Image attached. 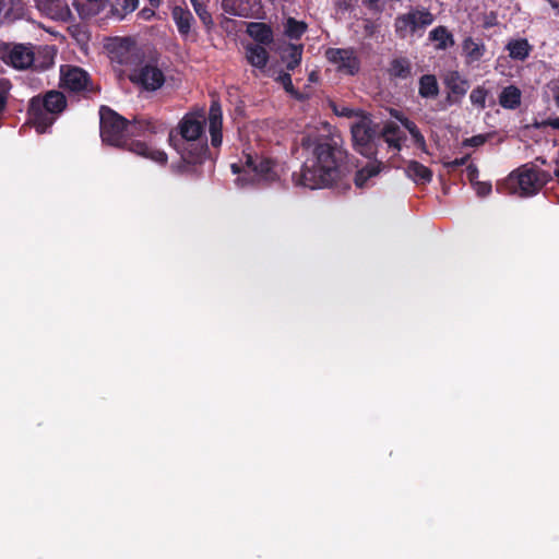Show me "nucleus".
<instances>
[{
	"instance_id": "nucleus-34",
	"label": "nucleus",
	"mask_w": 559,
	"mask_h": 559,
	"mask_svg": "<svg viewBox=\"0 0 559 559\" xmlns=\"http://www.w3.org/2000/svg\"><path fill=\"white\" fill-rule=\"evenodd\" d=\"M267 75L274 78L277 82H280L286 92L293 94L295 93V88L292 83V78L289 73L280 72L276 74L275 71L269 69Z\"/></svg>"
},
{
	"instance_id": "nucleus-22",
	"label": "nucleus",
	"mask_w": 559,
	"mask_h": 559,
	"mask_svg": "<svg viewBox=\"0 0 559 559\" xmlns=\"http://www.w3.org/2000/svg\"><path fill=\"white\" fill-rule=\"evenodd\" d=\"M445 85L453 94L463 96L466 94L469 84L457 71H450L444 78Z\"/></svg>"
},
{
	"instance_id": "nucleus-33",
	"label": "nucleus",
	"mask_w": 559,
	"mask_h": 559,
	"mask_svg": "<svg viewBox=\"0 0 559 559\" xmlns=\"http://www.w3.org/2000/svg\"><path fill=\"white\" fill-rule=\"evenodd\" d=\"M302 56V48L301 46L290 45L287 49V69L294 70L296 67L299 66L301 61Z\"/></svg>"
},
{
	"instance_id": "nucleus-45",
	"label": "nucleus",
	"mask_w": 559,
	"mask_h": 559,
	"mask_svg": "<svg viewBox=\"0 0 559 559\" xmlns=\"http://www.w3.org/2000/svg\"><path fill=\"white\" fill-rule=\"evenodd\" d=\"M231 169H233L234 173H238L239 171V168H238V166L236 164L231 165Z\"/></svg>"
},
{
	"instance_id": "nucleus-31",
	"label": "nucleus",
	"mask_w": 559,
	"mask_h": 559,
	"mask_svg": "<svg viewBox=\"0 0 559 559\" xmlns=\"http://www.w3.org/2000/svg\"><path fill=\"white\" fill-rule=\"evenodd\" d=\"M401 122L405 127V129L408 130V132L411 133V135L414 139L415 143L420 148H424L426 146L425 138L420 133V131L417 128V126L413 121L408 120L407 118L401 119Z\"/></svg>"
},
{
	"instance_id": "nucleus-36",
	"label": "nucleus",
	"mask_w": 559,
	"mask_h": 559,
	"mask_svg": "<svg viewBox=\"0 0 559 559\" xmlns=\"http://www.w3.org/2000/svg\"><path fill=\"white\" fill-rule=\"evenodd\" d=\"M334 112L341 117L355 118L359 119V116H362V111L356 110L346 106H334Z\"/></svg>"
},
{
	"instance_id": "nucleus-23",
	"label": "nucleus",
	"mask_w": 559,
	"mask_h": 559,
	"mask_svg": "<svg viewBox=\"0 0 559 559\" xmlns=\"http://www.w3.org/2000/svg\"><path fill=\"white\" fill-rule=\"evenodd\" d=\"M418 93L424 98H436L439 95V84L435 75L425 74L419 79Z\"/></svg>"
},
{
	"instance_id": "nucleus-27",
	"label": "nucleus",
	"mask_w": 559,
	"mask_h": 559,
	"mask_svg": "<svg viewBox=\"0 0 559 559\" xmlns=\"http://www.w3.org/2000/svg\"><path fill=\"white\" fill-rule=\"evenodd\" d=\"M507 49L512 59L524 60L530 55L531 46L526 39H516L509 41Z\"/></svg>"
},
{
	"instance_id": "nucleus-28",
	"label": "nucleus",
	"mask_w": 559,
	"mask_h": 559,
	"mask_svg": "<svg viewBox=\"0 0 559 559\" xmlns=\"http://www.w3.org/2000/svg\"><path fill=\"white\" fill-rule=\"evenodd\" d=\"M138 5L139 0H114L111 3V11L114 15L122 19L127 14L133 12Z\"/></svg>"
},
{
	"instance_id": "nucleus-49",
	"label": "nucleus",
	"mask_w": 559,
	"mask_h": 559,
	"mask_svg": "<svg viewBox=\"0 0 559 559\" xmlns=\"http://www.w3.org/2000/svg\"><path fill=\"white\" fill-rule=\"evenodd\" d=\"M310 80H311V81H314V72H312V73L310 74Z\"/></svg>"
},
{
	"instance_id": "nucleus-47",
	"label": "nucleus",
	"mask_w": 559,
	"mask_h": 559,
	"mask_svg": "<svg viewBox=\"0 0 559 559\" xmlns=\"http://www.w3.org/2000/svg\"><path fill=\"white\" fill-rule=\"evenodd\" d=\"M555 176L559 178V163L557 165V168L554 171Z\"/></svg>"
},
{
	"instance_id": "nucleus-8",
	"label": "nucleus",
	"mask_w": 559,
	"mask_h": 559,
	"mask_svg": "<svg viewBox=\"0 0 559 559\" xmlns=\"http://www.w3.org/2000/svg\"><path fill=\"white\" fill-rule=\"evenodd\" d=\"M132 83L146 91H156L165 83V74L160 68L153 62L141 64L129 75Z\"/></svg>"
},
{
	"instance_id": "nucleus-40",
	"label": "nucleus",
	"mask_w": 559,
	"mask_h": 559,
	"mask_svg": "<svg viewBox=\"0 0 559 559\" xmlns=\"http://www.w3.org/2000/svg\"><path fill=\"white\" fill-rule=\"evenodd\" d=\"M466 160H467V156L462 157V158H455L453 160L444 163V166L447 168L454 169L456 167L464 165L466 163Z\"/></svg>"
},
{
	"instance_id": "nucleus-13",
	"label": "nucleus",
	"mask_w": 559,
	"mask_h": 559,
	"mask_svg": "<svg viewBox=\"0 0 559 559\" xmlns=\"http://www.w3.org/2000/svg\"><path fill=\"white\" fill-rule=\"evenodd\" d=\"M38 10L48 17L67 22L71 19V10L67 0H36Z\"/></svg>"
},
{
	"instance_id": "nucleus-4",
	"label": "nucleus",
	"mask_w": 559,
	"mask_h": 559,
	"mask_svg": "<svg viewBox=\"0 0 559 559\" xmlns=\"http://www.w3.org/2000/svg\"><path fill=\"white\" fill-rule=\"evenodd\" d=\"M53 49L51 47L35 48L26 44H2L0 59L15 69L45 68L53 63Z\"/></svg>"
},
{
	"instance_id": "nucleus-19",
	"label": "nucleus",
	"mask_w": 559,
	"mask_h": 559,
	"mask_svg": "<svg viewBox=\"0 0 559 559\" xmlns=\"http://www.w3.org/2000/svg\"><path fill=\"white\" fill-rule=\"evenodd\" d=\"M405 171L407 177H409L416 183H426L429 182L432 178L431 170L428 167L415 160L408 163Z\"/></svg>"
},
{
	"instance_id": "nucleus-9",
	"label": "nucleus",
	"mask_w": 559,
	"mask_h": 559,
	"mask_svg": "<svg viewBox=\"0 0 559 559\" xmlns=\"http://www.w3.org/2000/svg\"><path fill=\"white\" fill-rule=\"evenodd\" d=\"M353 141L356 150L362 155H370L372 153L371 141L374 131L371 128V120L368 116H359L350 126Z\"/></svg>"
},
{
	"instance_id": "nucleus-25",
	"label": "nucleus",
	"mask_w": 559,
	"mask_h": 559,
	"mask_svg": "<svg viewBox=\"0 0 559 559\" xmlns=\"http://www.w3.org/2000/svg\"><path fill=\"white\" fill-rule=\"evenodd\" d=\"M429 39L436 41L437 49H447L453 46L454 39L445 26H438L429 33Z\"/></svg>"
},
{
	"instance_id": "nucleus-20",
	"label": "nucleus",
	"mask_w": 559,
	"mask_h": 559,
	"mask_svg": "<svg viewBox=\"0 0 559 559\" xmlns=\"http://www.w3.org/2000/svg\"><path fill=\"white\" fill-rule=\"evenodd\" d=\"M132 49L133 44L131 40L127 38L117 39L111 45V59L117 60L119 63H128Z\"/></svg>"
},
{
	"instance_id": "nucleus-10",
	"label": "nucleus",
	"mask_w": 559,
	"mask_h": 559,
	"mask_svg": "<svg viewBox=\"0 0 559 559\" xmlns=\"http://www.w3.org/2000/svg\"><path fill=\"white\" fill-rule=\"evenodd\" d=\"M61 85L72 92L93 91L87 72L72 66L61 68Z\"/></svg>"
},
{
	"instance_id": "nucleus-16",
	"label": "nucleus",
	"mask_w": 559,
	"mask_h": 559,
	"mask_svg": "<svg viewBox=\"0 0 559 559\" xmlns=\"http://www.w3.org/2000/svg\"><path fill=\"white\" fill-rule=\"evenodd\" d=\"M462 49L463 56L468 64L479 61L486 52L485 44L472 37H467L463 40Z\"/></svg>"
},
{
	"instance_id": "nucleus-5",
	"label": "nucleus",
	"mask_w": 559,
	"mask_h": 559,
	"mask_svg": "<svg viewBox=\"0 0 559 559\" xmlns=\"http://www.w3.org/2000/svg\"><path fill=\"white\" fill-rule=\"evenodd\" d=\"M66 97L61 92L50 91L44 98L33 97L29 102V122L38 133H44L53 123L56 115L66 108Z\"/></svg>"
},
{
	"instance_id": "nucleus-35",
	"label": "nucleus",
	"mask_w": 559,
	"mask_h": 559,
	"mask_svg": "<svg viewBox=\"0 0 559 559\" xmlns=\"http://www.w3.org/2000/svg\"><path fill=\"white\" fill-rule=\"evenodd\" d=\"M488 96L487 90L481 86H477L469 94L471 103L477 106L480 109H484L486 106V98Z\"/></svg>"
},
{
	"instance_id": "nucleus-7",
	"label": "nucleus",
	"mask_w": 559,
	"mask_h": 559,
	"mask_svg": "<svg viewBox=\"0 0 559 559\" xmlns=\"http://www.w3.org/2000/svg\"><path fill=\"white\" fill-rule=\"evenodd\" d=\"M435 22L433 14L427 9H415L395 19V32L401 38H406L419 31H424Z\"/></svg>"
},
{
	"instance_id": "nucleus-29",
	"label": "nucleus",
	"mask_w": 559,
	"mask_h": 559,
	"mask_svg": "<svg viewBox=\"0 0 559 559\" xmlns=\"http://www.w3.org/2000/svg\"><path fill=\"white\" fill-rule=\"evenodd\" d=\"M382 135L390 146L400 150L402 135L400 128L395 123H388L382 130Z\"/></svg>"
},
{
	"instance_id": "nucleus-39",
	"label": "nucleus",
	"mask_w": 559,
	"mask_h": 559,
	"mask_svg": "<svg viewBox=\"0 0 559 559\" xmlns=\"http://www.w3.org/2000/svg\"><path fill=\"white\" fill-rule=\"evenodd\" d=\"M485 142H486V136L479 134V135H475V136L464 140L463 145L464 146H480Z\"/></svg>"
},
{
	"instance_id": "nucleus-42",
	"label": "nucleus",
	"mask_w": 559,
	"mask_h": 559,
	"mask_svg": "<svg viewBox=\"0 0 559 559\" xmlns=\"http://www.w3.org/2000/svg\"><path fill=\"white\" fill-rule=\"evenodd\" d=\"M543 124L552 127L554 129H559V118L548 119L544 121Z\"/></svg>"
},
{
	"instance_id": "nucleus-48",
	"label": "nucleus",
	"mask_w": 559,
	"mask_h": 559,
	"mask_svg": "<svg viewBox=\"0 0 559 559\" xmlns=\"http://www.w3.org/2000/svg\"><path fill=\"white\" fill-rule=\"evenodd\" d=\"M150 2H151L152 4H154V5H157V4H158V2H159V0H150Z\"/></svg>"
},
{
	"instance_id": "nucleus-18",
	"label": "nucleus",
	"mask_w": 559,
	"mask_h": 559,
	"mask_svg": "<svg viewBox=\"0 0 559 559\" xmlns=\"http://www.w3.org/2000/svg\"><path fill=\"white\" fill-rule=\"evenodd\" d=\"M522 93L514 85L504 87L499 95V104L506 109H515L521 104Z\"/></svg>"
},
{
	"instance_id": "nucleus-37",
	"label": "nucleus",
	"mask_w": 559,
	"mask_h": 559,
	"mask_svg": "<svg viewBox=\"0 0 559 559\" xmlns=\"http://www.w3.org/2000/svg\"><path fill=\"white\" fill-rule=\"evenodd\" d=\"M86 1H87V4L90 5V8L87 9L86 12L84 10L82 11L83 15H95V14L99 13L106 7V3H107V0H86Z\"/></svg>"
},
{
	"instance_id": "nucleus-12",
	"label": "nucleus",
	"mask_w": 559,
	"mask_h": 559,
	"mask_svg": "<svg viewBox=\"0 0 559 559\" xmlns=\"http://www.w3.org/2000/svg\"><path fill=\"white\" fill-rule=\"evenodd\" d=\"M246 167L248 173H253L258 181L271 182L277 177L274 163L264 157L247 155Z\"/></svg>"
},
{
	"instance_id": "nucleus-46",
	"label": "nucleus",
	"mask_w": 559,
	"mask_h": 559,
	"mask_svg": "<svg viewBox=\"0 0 559 559\" xmlns=\"http://www.w3.org/2000/svg\"><path fill=\"white\" fill-rule=\"evenodd\" d=\"M556 106L559 108V93L555 97Z\"/></svg>"
},
{
	"instance_id": "nucleus-2",
	"label": "nucleus",
	"mask_w": 559,
	"mask_h": 559,
	"mask_svg": "<svg viewBox=\"0 0 559 559\" xmlns=\"http://www.w3.org/2000/svg\"><path fill=\"white\" fill-rule=\"evenodd\" d=\"M146 132H156V127L151 121L135 120L127 122L114 110L102 107L100 109V136L105 143L114 146H127L132 153L150 158L158 164H166L167 155L164 151L152 148L140 141H131L129 136L142 135Z\"/></svg>"
},
{
	"instance_id": "nucleus-11",
	"label": "nucleus",
	"mask_w": 559,
	"mask_h": 559,
	"mask_svg": "<svg viewBox=\"0 0 559 559\" xmlns=\"http://www.w3.org/2000/svg\"><path fill=\"white\" fill-rule=\"evenodd\" d=\"M325 56L337 70L345 74H355L359 69V61L352 49L330 48Z\"/></svg>"
},
{
	"instance_id": "nucleus-32",
	"label": "nucleus",
	"mask_w": 559,
	"mask_h": 559,
	"mask_svg": "<svg viewBox=\"0 0 559 559\" xmlns=\"http://www.w3.org/2000/svg\"><path fill=\"white\" fill-rule=\"evenodd\" d=\"M307 26L304 22L296 21L294 19H288L285 32L290 38H299L306 31Z\"/></svg>"
},
{
	"instance_id": "nucleus-26",
	"label": "nucleus",
	"mask_w": 559,
	"mask_h": 559,
	"mask_svg": "<svg viewBox=\"0 0 559 559\" xmlns=\"http://www.w3.org/2000/svg\"><path fill=\"white\" fill-rule=\"evenodd\" d=\"M380 173V164L377 162H370L368 165L356 173L355 185L358 188H365L368 186V180L373 178Z\"/></svg>"
},
{
	"instance_id": "nucleus-15",
	"label": "nucleus",
	"mask_w": 559,
	"mask_h": 559,
	"mask_svg": "<svg viewBox=\"0 0 559 559\" xmlns=\"http://www.w3.org/2000/svg\"><path fill=\"white\" fill-rule=\"evenodd\" d=\"M245 57L248 63L254 68V74H267L266 66L269 62V52L261 45H248L245 48Z\"/></svg>"
},
{
	"instance_id": "nucleus-1",
	"label": "nucleus",
	"mask_w": 559,
	"mask_h": 559,
	"mask_svg": "<svg viewBox=\"0 0 559 559\" xmlns=\"http://www.w3.org/2000/svg\"><path fill=\"white\" fill-rule=\"evenodd\" d=\"M301 145L311 148L299 174H294V182L310 189L331 186L341 176V162L344 153L328 138H314L310 133L301 138Z\"/></svg>"
},
{
	"instance_id": "nucleus-43",
	"label": "nucleus",
	"mask_w": 559,
	"mask_h": 559,
	"mask_svg": "<svg viewBox=\"0 0 559 559\" xmlns=\"http://www.w3.org/2000/svg\"><path fill=\"white\" fill-rule=\"evenodd\" d=\"M552 9L557 10L559 13V0H547Z\"/></svg>"
},
{
	"instance_id": "nucleus-14",
	"label": "nucleus",
	"mask_w": 559,
	"mask_h": 559,
	"mask_svg": "<svg viewBox=\"0 0 559 559\" xmlns=\"http://www.w3.org/2000/svg\"><path fill=\"white\" fill-rule=\"evenodd\" d=\"M209 131L211 134V143L214 147L222 144V127H223V112L218 102L213 100L209 110Z\"/></svg>"
},
{
	"instance_id": "nucleus-21",
	"label": "nucleus",
	"mask_w": 559,
	"mask_h": 559,
	"mask_svg": "<svg viewBox=\"0 0 559 559\" xmlns=\"http://www.w3.org/2000/svg\"><path fill=\"white\" fill-rule=\"evenodd\" d=\"M173 19L182 35H188L191 29L193 16L189 10L181 7H175L171 12Z\"/></svg>"
},
{
	"instance_id": "nucleus-38",
	"label": "nucleus",
	"mask_w": 559,
	"mask_h": 559,
	"mask_svg": "<svg viewBox=\"0 0 559 559\" xmlns=\"http://www.w3.org/2000/svg\"><path fill=\"white\" fill-rule=\"evenodd\" d=\"M474 188L479 197H487L491 192V183L484 181H475Z\"/></svg>"
},
{
	"instance_id": "nucleus-30",
	"label": "nucleus",
	"mask_w": 559,
	"mask_h": 559,
	"mask_svg": "<svg viewBox=\"0 0 559 559\" xmlns=\"http://www.w3.org/2000/svg\"><path fill=\"white\" fill-rule=\"evenodd\" d=\"M190 2L204 26L211 28L213 26V19L206 9L207 0H190Z\"/></svg>"
},
{
	"instance_id": "nucleus-41",
	"label": "nucleus",
	"mask_w": 559,
	"mask_h": 559,
	"mask_svg": "<svg viewBox=\"0 0 559 559\" xmlns=\"http://www.w3.org/2000/svg\"><path fill=\"white\" fill-rule=\"evenodd\" d=\"M466 174H467V178L472 182H475V179L478 176V169H477V167L475 165H468L467 168H466Z\"/></svg>"
},
{
	"instance_id": "nucleus-17",
	"label": "nucleus",
	"mask_w": 559,
	"mask_h": 559,
	"mask_svg": "<svg viewBox=\"0 0 559 559\" xmlns=\"http://www.w3.org/2000/svg\"><path fill=\"white\" fill-rule=\"evenodd\" d=\"M248 35L262 45H269L273 41V32L264 23L252 22L247 27Z\"/></svg>"
},
{
	"instance_id": "nucleus-6",
	"label": "nucleus",
	"mask_w": 559,
	"mask_h": 559,
	"mask_svg": "<svg viewBox=\"0 0 559 559\" xmlns=\"http://www.w3.org/2000/svg\"><path fill=\"white\" fill-rule=\"evenodd\" d=\"M544 183L545 180L540 171L528 165H524L512 171L504 181V186L510 193L521 197L537 193Z\"/></svg>"
},
{
	"instance_id": "nucleus-3",
	"label": "nucleus",
	"mask_w": 559,
	"mask_h": 559,
	"mask_svg": "<svg viewBox=\"0 0 559 559\" xmlns=\"http://www.w3.org/2000/svg\"><path fill=\"white\" fill-rule=\"evenodd\" d=\"M205 119L200 116L186 115L176 131L169 133V144L188 164L202 163L206 156L207 144L204 136Z\"/></svg>"
},
{
	"instance_id": "nucleus-44",
	"label": "nucleus",
	"mask_w": 559,
	"mask_h": 559,
	"mask_svg": "<svg viewBox=\"0 0 559 559\" xmlns=\"http://www.w3.org/2000/svg\"><path fill=\"white\" fill-rule=\"evenodd\" d=\"M4 104H5V95L3 92L0 91V110L3 109Z\"/></svg>"
},
{
	"instance_id": "nucleus-24",
	"label": "nucleus",
	"mask_w": 559,
	"mask_h": 559,
	"mask_svg": "<svg viewBox=\"0 0 559 559\" xmlns=\"http://www.w3.org/2000/svg\"><path fill=\"white\" fill-rule=\"evenodd\" d=\"M389 73L393 78L405 80L412 74V64L407 58H395L391 61Z\"/></svg>"
}]
</instances>
